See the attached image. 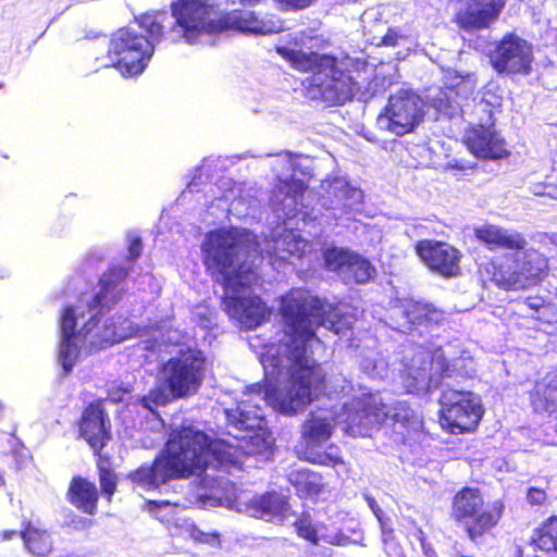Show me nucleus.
<instances>
[{"instance_id": "a211bd4d", "label": "nucleus", "mask_w": 557, "mask_h": 557, "mask_svg": "<svg viewBox=\"0 0 557 557\" xmlns=\"http://www.w3.org/2000/svg\"><path fill=\"white\" fill-rule=\"evenodd\" d=\"M224 310L246 329H255L269 315L267 304L257 295L225 296Z\"/></svg>"}, {"instance_id": "c03bdc74", "label": "nucleus", "mask_w": 557, "mask_h": 557, "mask_svg": "<svg viewBox=\"0 0 557 557\" xmlns=\"http://www.w3.org/2000/svg\"><path fill=\"white\" fill-rule=\"evenodd\" d=\"M278 3L293 10H304L312 5L317 0H276Z\"/></svg>"}, {"instance_id": "1a4fd4ad", "label": "nucleus", "mask_w": 557, "mask_h": 557, "mask_svg": "<svg viewBox=\"0 0 557 557\" xmlns=\"http://www.w3.org/2000/svg\"><path fill=\"white\" fill-rule=\"evenodd\" d=\"M168 445L187 478L201 475L210 468L212 440L205 432L183 428L173 435Z\"/></svg>"}, {"instance_id": "58836bf2", "label": "nucleus", "mask_w": 557, "mask_h": 557, "mask_svg": "<svg viewBox=\"0 0 557 557\" xmlns=\"http://www.w3.org/2000/svg\"><path fill=\"white\" fill-rule=\"evenodd\" d=\"M189 537L200 544H207L211 547H220L221 546V535L219 532H205L200 530L197 525L191 524L188 528Z\"/></svg>"}, {"instance_id": "9d476101", "label": "nucleus", "mask_w": 557, "mask_h": 557, "mask_svg": "<svg viewBox=\"0 0 557 557\" xmlns=\"http://www.w3.org/2000/svg\"><path fill=\"white\" fill-rule=\"evenodd\" d=\"M490 64L498 74L527 76L532 72L533 47L513 32H508L496 41L491 51Z\"/></svg>"}, {"instance_id": "f03ea898", "label": "nucleus", "mask_w": 557, "mask_h": 557, "mask_svg": "<svg viewBox=\"0 0 557 557\" xmlns=\"http://www.w3.org/2000/svg\"><path fill=\"white\" fill-rule=\"evenodd\" d=\"M214 10L211 0H172L170 13L160 10L151 15H144L140 23L154 38H163L168 44L198 41L203 34L222 33L237 29L243 33L262 34L259 21L251 12L233 11L212 20Z\"/></svg>"}, {"instance_id": "f257e3e1", "label": "nucleus", "mask_w": 557, "mask_h": 557, "mask_svg": "<svg viewBox=\"0 0 557 557\" xmlns=\"http://www.w3.org/2000/svg\"><path fill=\"white\" fill-rule=\"evenodd\" d=\"M278 313L282 327L277 345L289 361L287 386L282 392L257 383L250 389L262 395L268 404L282 412L293 414L302 410L325 389V373L308 356L318 326L341 334L350 330V323L334 306L304 288H290L282 295Z\"/></svg>"}, {"instance_id": "49530a36", "label": "nucleus", "mask_w": 557, "mask_h": 557, "mask_svg": "<svg viewBox=\"0 0 557 557\" xmlns=\"http://www.w3.org/2000/svg\"><path fill=\"white\" fill-rule=\"evenodd\" d=\"M141 252V240L138 237H134L128 244V253L132 259H136Z\"/></svg>"}, {"instance_id": "2eb2a0df", "label": "nucleus", "mask_w": 557, "mask_h": 557, "mask_svg": "<svg viewBox=\"0 0 557 557\" xmlns=\"http://www.w3.org/2000/svg\"><path fill=\"white\" fill-rule=\"evenodd\" d=\"M506 0H466L454 16L455 24L472 33L490 28L500 16Z\"/></svg>"}, {"instance_id": "f8f14e48", "label": "nucleus", "mask_w": 557, "mask_h": 557, "mask_svg": "<svg viewBox=\"0 0 557 557\" xmlns=\"http://www.w3.org/2000/svg\"><path fill=\"white\" fill-rule=\"evenodd\" d=\"M419 260L433 273L444 277H456L461 273L462 253L444 240L419 239L413 245Z\"/></svg>"}, {"instance_id": "6e6d98bb", "label": "nucleus", "mask_w": 557, "mask_h": 557, "mask_svg": "<svg viewBox=\"0 0 557 557\" xmlns=\"http://www.w3.org/2000/svg\"><path fill=\"white\" fill-rule=\"evenodd\" d=\"M457 557H473V556H469V555H459Z\"/></svg>"}, {"instance_id": "f3484780", "label": "nucleus", "mask_w": 557, "mask_h": 557, "mask_svg": "<svg viewBox=\"0 0 557 557\" xmlns=\"http://www.w3.org/2000/svg\"><path fill=\"white\" fill-rule=\"evenodd\" d=\"M463 141L472 154L483 160H500L510 154L505 139L493 125L478 124L470 127Z\"/></svg>"}, {"instance_id": "8fccbe9b", "label": "nucleus", "mask_w": 557, "mask_h": 557, "mask_svg": "<svg viewBox=\"0 0 557 557\" xmlns=\"http://www.w3.org/2000/svg\"><path fill=\"white\" fill-rule=\"evenodd\" d=\"M16 535H18V532L15 530H5L0 532V539L3 541L13 540Z\"/></svg>"}, {"instance_id": "4c0bfd02", "label": "nucleus", "mask_w": 557, "mask_h": 557, "mask_svg": "<svg viewBox=\"0 0 557 557\" xmlns=\"http://www.w3.org/2000/svg\"><path fill=\"white\" fill-rule=\"evenodd\" d=\"M76 326H77V321H76L74 308L71 306H67L64 308L63 313L61 315V320H60V329H61L62 338H64L65 341L74 339V337L76 335Z\"/></svg>"}, {"instance_id": "a878e982", "label": "nucleus", "mask_w": 557, "mask_h": 557, "mask_svg": "<svg viewBox=\"0 0 557 557\" xmlns=\"http://www.w3.org/2000/svg\"><path fill=\"white\" fill-rule=\"evenodd\" d=\"M388 410L386 406L372 396L361 400V407L356 411L352 422L359 428L361 435H368L373 430H379L386 421Z\"/></svg>"}, {"instance_id": "09e8293b", "label": "nucleus", "mask_w": 557, "mask_h": 557, "mask_svg": "<svg viewBox=\"0 0 557 557\" xmlns=\"http://www.w3.org/2000/svg\"><path fill=\"white\" fill-rule=\"evenodd\" d=\"M312 463H319V465H327L331 463L333 466L343 463L342 458L339 457H332L330 455H325L324 459H309Z\"/></svg>"}, {"instance_id": "5701e85b", "label": "nucleus", "mask_w": 557, "mask_h": 557, "mask_svg": "<svg viewBox=\"0 0 557 557\" xmlns=\"http://www.w3.org/2000/svg\"><path fill=\"white\" fill-rule=\"evenodd\" d=\"M100 492L96 484L88 479L74 475L70 481L66 499L78 511L89 516L96 515Z\"/></svg>"}, {"instance_id": "de8ad7c7", "label": "nucleus", "mask_w": 557, "mask_h": 557, "mask_svg": "<svg viewBox=\"0 0 557 557\" xmlns=\"http://www.w3.org/2000/svg\"><path fill=\"white\" fill-rule=\"evenodd\" d=\"M420 544L426 557H437L436 550L434 549L432 544L426 541L425 536L422 533L420 536Z\"/></svg>"}, {"instance_id": "c9c22d12", "label": "nucleus", "mask_w": 557, "mask_h": 557, "mask_svg": "<svg viewBox=\"0 0 557 557\" xmlns=\"http://www.w3.org/2000/svg\"><path fill=\"white\" fill-rule=\"evenodd\" d=\"M352 251L341 248H331L324 252L326 267L332 271H341L345 274Z\"/></svg>"}, {"instance_id": "5fc2aeb1", "label": "nucleus", "mask_w": 557, "mask_h": 557, "mask_svg": "<svg viewBox=\"0 0 557 557\" xmlns=\"http://www.w3.org/2000/svg\"><path fill=\"white\" fill-rule=\"evenodd\" d=\"M4 484V479L0 475V486Z\"/></svg>"}, {"instance_id": "3c124183", "label": "nucleus", "mask_w": 557, "mask_h": 557, "mask_svg": "<svg viewBox=\"0 0 557 557\" xmlns=\"http://www.w3.org/2000/svg\"><path fill=\"white\" fill-rule=\"evenodd\" d=\"M553 139L555 141V146L557 148V123L554 125L553 132H552Z\"/></svg>"}, {"instance_id": "7ed1b4c3", "label": "nucleus", "mask_w": 557, "mask_h": 557, "mask_svg": "<svg viewBox=\"0 0 557 557\" xmlns=\"http://www.w3.org/2000/svg\"><path fill=\"white\" fill-rule=\"evenodd\" d=\"M276 52L298 72H327L324 78L313 76L309 79L307 90L313 99H320L329 106H343L359 90V85L350 75V71L339 69L338 60L333 54L307 52L284 46L276 47Z\"/></svg>"}, {"instance_id": "c85d7f7f", "label": "nucleus", "mask_w": 557, "mask_h": 557, "mask_svg": "<svg viewBox=\"0 0 557 557\" xmlns=\"http://www.w3.org/2000/svg\"><path fill=\"white\" fill-rule=\"evenodd\" d=\"M531 544L544 552H557V515L549 516L535 529Z\"/></svg>"}, {"instance_id": "423d86ee", "label": "nucleus", "mask_w": 557, "mask_h": 557, "mask_svg": "<svg viewBox=\"0 0 557 557\" xmlns=\"http://www.w3.org/2000/svg\"><path fill=\"white\" fill-rule=\"evenodd\" d=\"M158 11H156L157 13ZM154 14V12H152ZM144 13L138 17V25L149 34L146 36L140 29L133 27H121L110 36L107 57L112 65L124 76L132 77L141 74L147 67L151 57L154 53V44L165 41L163 38L154 36L140 23Z\"/></svg>"}, {"instance_id": "72a5a7b5", "label": "nucleus", "mask_w": 557, "mask_h": 557, "mask_svg": "<svg viewBox=\"0 0 557 557\" xmlns=\"http://www.w3.org/2000/svg\"><path fill=\"white\" fill-rule=\"evenodd\" d=\"M294 527L297 535L300 539L308 541L309 543L317 545L319 542V535L317 528L314 527L311 516L309 512H301L299 517L294 521Z\"/></svg>"}, {"instance_id": "bb28decb", "label": "nucleus", "mask_w": 557, "mask_h": 557, "mask_svg": "<svg viewBox=\"0 0 557 557\" xmlns=\"http://www.w3.org/2000/svg\"><path fill=\"white\" fill-rule=\"evenodd\" d=\"M248 506L258 518L284 517L290 509L288 497L277 491L252 496Z\"/></svg>"}, {"instance_id": "c756f323", "label": "nucleus", "mask_w": 557, "mask_h": 557, "mask_svg": "<svg viewBox=\"0 0 557 557\" xmlns=\"http://www.w3.org/2000/svg\"><path fill=\"white\" fill-rule=\"evenodd\" d=\"M345 274L356 284H366L374 277L376 270L369 259L352 251Z\"/></svg>"}, {"instance_id": "ddd939ff", "label": "nucleus", "mask_w": 557, "mask_h": 557, "mask_svg": "<svg viewBox=\"0 0 557 557\" xmlns=\"http://www.w3.org/2000/svg\"><path fill=\"white\" fill-rule=\"evenodd\" d=\"M104 399L88 403L77 421L78 433L92 449L94 456L102 454L111 441V421L104 409Z\"/></svg>"}, {"instance_id": "473e14b6", "label": "nucleus", "mask_w": 557, "mask_h": 557, "mask_svg": "<svg viewBox=\"0 0 557 557\" xmlns=\"http://www.w3.org/2000/svg\"><path fill=\"white\" fill-rule=\"evenodd\" d=\"M307 188L308 185L302 180L295 176H289L286 178L278 177L275 184V189L278 194L294 200L301 198Z\"/></svg>"}, {"instance_id": "f704fd0d", "label": "nucleus", "mask_w": 557, "mask_h": 557, "mask_svg": "<svg viewBox=\"0 0 557 557\" xmlns=\"http://www.w3.org/2000/svg\"><path fill=\"white\" fill-rule=\"evenodd\" d=\"M172 399H174L173 395L170 396L165 386L158 385L150 388L146 395L140 397L139 404L144 408L152 411L154 407L165 406Z\"/></svg>"}, {"instance_id": "7c9ffc66", "label": "nucleus", "mask_w": 557, "mask_h": 557, "mask_svg": "<svg viewBox=\"0 0 557 557\" xmlns=\"http://www.w3.org/2000/svg\"><path fill=\"white\" fill-rule=\"evenodd\" d=\"M96 467L99 476L101 494L108 503L112 502V497L117 490V475L109 465V457L102 454L96 456Z\"/></svg>"}, {"instance_id": "603ef678", "label": "nucleus", "mask_w": 557, "mask_h": 557, "mask_svg": "<svg viewBox=\"0 0 557 557\" xmlns=\"http://www.w3.org/2000/svg\"><path fill=\"white\" fill-rule=\"evenodd\" d=\"M243 4H246V5H255L256 3H258L260 0H239Z\"/></svg>"}, {"instance_id": "a19ab883", "label": "nucleus", "mask_w": 557, "mask_h": 557, "mask_svg": "<svg viewBox=\"0 0 557 557\" xmlns=\"http://www.w3.org/2000/svg\"><path fill=\"white\" fill-rule=\"evenodd\" d=\"M170 502L169 500H149L148 502V509L150 512L153 513V516L160 520L161 522L163 523H170L171 522V518H168V517H163L161 515V508L163 507H168L170 506Z\"/></svg>"}, {"instance_id": "ea45409f", "label": "nucleus", "mask_w": 557, "mask_h": 557, "mask_svg": "<svg viewBox=\"0 0 557 557\" xmlns=\"http://www.w3.org/2000/svg\"><path fill=\"white\" fill-rule=\"evenodd\" d=\"M77 354L78 350L76 345L73 343V339L65 341L62 338L60 346V357L65 372H70L72 370Z\"/></svg>"}, {"instance_id": "aec40b11", "label": "nucleus", "mask_w": 557, "mask_h": 557, "mask_svg": "<svg viewBox=\"0 0 557 557\" xmlns=\"http://www.w3.org/2000/svg\"><path fill=\"white\" fill-rule=\"evenodd\" d=\"M286 479L293 486L296 496L301 500L317 504L323 495L329 493V485L324 476L312 469L306 467L292 469Z\"/></svg>"}, {"instance_id": "b1692460", "label": "nucleus", "mask_w": 557, "mask_h": 557, "mask_svg": "<svg viewBox=\"0 0 557 557\" xmlns=\"http://www.w3.org/2000/svg\"><path fill=\"white\" fill-rule=\"evenodd\" d=\"M530 404L536 413H557V373H546L536 381L529 393Z\"/></svg>"}, {"instance_id": "cd10ccee", "label": "nucleus", "mask_w": 557, "mask_h": 557, "mask_svg": "<svg viewBox=\"0 0 557 557\" xmlns=\"http://www.w3.org/2000/svg\"><path fill=\"white\" fill-rule=\"evenodd\" d=\"M123 294L124 289H111L100 286V290L88 302L89 311H95V313L83 326L85 333L90 332V324L95 325L99 322V315L110 312L121 301Z\"/></svg>"}, {"instance_id": "a18cd8bd", "label": "nucleus", "mask_w": 557, "mask_h": 557, "mask_svg": "<svg viewBox=\"0 0 557 557\" xmlns=\"http://www.w3.org/2000/svg\"><path fill=\"white\" fill-rule=\"evenodd\" d=\"M398 33L395 29L388 28L386 34L382 37V44L389 47H395L398 44Z\"/></svg>"}, {"instance_id": "4468645a", "label": "nucleus", "mask_w": 557, "mask_h": 557, "mask_svg": "<svg viewBox=\"0 0 557 557\" xmlns=\"http://www.w3.org/2000/svg\"><path fill=\"white\" fill-rule=\"evenodd\" d=\"M128 478L141 486L159 487L171 480L187 479V475L169 445H166L163 454L158 455L150 465H141L132 471Z\"/></svg>"}, {"instance_id": "2f4dec72", "label": "nucleus", "mask_w": 557, "mask_h": 557, "mask_svg": "<svg viewBox=\"0 0 557 557\" xmlns=\"http://www.w3.org/2000/svg\"><path fill=\"white\" fill-rule=\"evenodd\" d=\"M333 428L326 418L310 417L304 423L302 437L307 443L320 444L332 436Z\"/></svg>"}, {"instance_id": "79ce46f5", "label": "nucleus", "mask_w": 557, "mask_h": 557, "mask_svg": "<svg viewBox=\"0 0 557 557\" xmlns=\"http://www.w3.org/2000/svg\"><path fill=\"white\" fill-rule=\"evenodd\" d=\"M547 496L544 488L540 487H530L527 492L528 503L533 506H539L545 503Z\"/></svg>"}, {"instance_id": "dca6fc26", "label": "nucleus", "mask_w": 557, "mask_h": 557, "mask_svg": "<svg viewBox=\"0 0 557 557\" xmlns=\"http://www.w3.org/2000/svg\"><path fill=\"white\" fill-rule=\"evenodd\" d=\"M484 272L491 282L505 290H524L540 284L543 280L542 271L533 270L529 263H523L521 269H515L491 260L484 265Z\"/></svg>"}, {"instance_id": "e433bc0d", "label": "nucleus", "mask_w": 557, "mask_h": 557, "mask_svg": "<svg viewBox=\"0 0 557 557\" xmlns=\"http://www.w3.org/2000/svg\"><path fill=\"white\" fill-rule=\"evenodd\" d=\"M127 275V268L122 265H113L101 275L99 285L111 289H123L121 285L126 280Z\"/></svg>"}, {"instance_id": "393cba45", "label": "nucleus", "mask_w": 557, "mask_h": 557, "mask_svg": "<svg viewBox=\"0 0 557 557\" xmlns=\"http://www.w3.org/2000/svg\"><path fill=\"white\" fill-rule=\"evenodd\" d=\"M249 454L225 441H212L210 468L225 472L240 471Z\"/></svg>"}, {"instance_id": "20e7f679", "label": "nucleus", "mask_w": 557, "mask_h": 557, "mask_svg": "<svg viewBox=\"0 0 557 557\" xmlns=\"http://www.w3.org/2000/svg\"><path fill=\"white\" fill-rule=\"evenodd\" d=\"M504 513V502L500 499L487 502L478 486L465 485L450 498L449 519L474 545H480L495 536Z\"/></svg>"}, {"instance_id": "412c9836", "label": "nucleus", "mask_w": 557, "mask_h": 557, "mask_svg": "<svg viewBox=\"0 0 557 557\" xmlns=\"http://www.w3.org/2000/svg\"><path fill=\"white\" fill-rule=\"evenodd\" d=\"M24 548L34 557H47L54 549L52 532L39 521L24 518L18 531Z\"/></svg>"}, {"instance_id": "39448f33", "label": "nucleus", "mask_w": 557, "mask_h": 557, "mask_svg": "<svg viewBox=\"0 0 557 557\" xmlns=\"http://www.w3.org/2000/svg\"><path fill=\"white\" fill-rule=\"evenodd\" d=\"M203 262L209 270H215L223 277V286L238 290L257 281V273L250 264L237 262L243 245L228 231L211 233L205 244Z\"/></svg>"}, {"instance_id": "4be33fe9", "label": "nucleus", "mask_w": 557, "mask_h": 557, "mask_svg": "<svg viewBox=\"0 0 557 557\" xmlns=\"http://www.w3.org/2000/svg\"><path fill=\"white\" fill-rule=\"evenodd\" d=\"M400 309L401 317L411 331L420 326L441 325L445 321V311L430 302L407 299Z\"/></svg>"}, {"instance_id": "0eeeda50", "label": "nucleus", "mask_w": 557, "mask_h": 557, "mask_svg": "<svg viewBox=\"0 0 557 557\" xmlns=\"http://www.w3.org/2000/svg\"><path fill=\"white\" fill-rule=\"evenodd\" d=\"M440 421L450 434L475 431L484 414L481 399L471 391L447 387L440 396Z\"/></svg>"}, {"instance_id": "9b49d317", "label": "nucleus", "mask_w": 557, "mask_h": 557, "mask_svg": "<svg viewBox=\"0 0 557 557\" xmlns=\"http://www.w3.org/2000/svg\"><path fill=\"white\" fill-rule=\"evenodd\" d=\"M420 97L410 90H399L388 98L380 119H386V128L397 136L406 135L423 119Z\"/></svg>"}, {"instance_id": "6e6552de", "label": "nucleus", "mask_w": 557, "mask_h": 557, "mask_svg": "<svg viewBox=\"0 0 557 557\" xmlns=\"http://www.w3.org/2000/svg\"><path fill=\"white\" fill-rule=\"evenodd\" d=\"M206 359L200 351H180L164 364V382L173 398L196 394L205 375Z\"/></svg>"}, {"instance_id": "6ab92c4d", "label": "nucleus", "mask_w": 557, "mask_h": 557, "mask_svg": "<svg viewBox=\"0 0 557 557\" xmlns=\"http://www.w3.org/2000/svg\"><path fill=\"white\" fill-rule=\"evenodd\" d=\"M473 235L490 250L520 251L527 246V240L521 233L491 223L474 227Z\"/></svg>"}, {"instance_id": "37998d69", "label": "nucleus", "mask_w": 557, "mask_h": 557, "mask_svg": "<svg viewBox=\"0 0 557 557\" xmlns=\"http://www.w3.org/2000/svg\"><path fill=\"white\" fill-rule=\"evenodd\" d=\"M447 169L449 170H456V171H461V172H473L474 170L478 169V165L475 163H469V162H465L462 160H451L447 163Z\"/></svg>"}, {"instance_id": "864d4df0", "label": "nucleus", "mask_w": 557, "mask_h": 557, "mask_svg": "<svg viewBox=\"0 0 557 557\" xmlns=\"http://www.w3.org/2000/svg\"><path fill=\"white\" fill-rule=\"evenodd\" d=\"M122 339V336H117L114 332L111 334V341L112 342H119Z\"/></svg>"}]
</instances>
